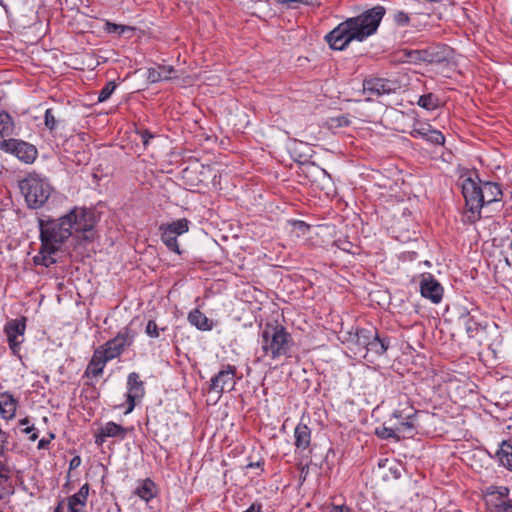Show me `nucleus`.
I'll use <instances>...</instances> for the list:
<instances>
[{"mask_svg": "<svg viewBox=\"0 0 512 512\" xmlns=\"http://www.w3.org/2000/svg\"><path fill=\"white\" fill-rule=\"evenodd\" d=\"M394 19L395 21L398 23V24H401V25H404V24H407L408 21H409V17L406 13L404 12H397L395 15H394Z\"/></svg>", "mask_w": 512, "mask_h": 512, "instance_id": "obj_44", "label": "nucleus"}, {"mask_svg": "<svg viewBox=\"0 0 512 512\" xmlns=\"http://www.w3.org/2000/svg\"><path fill=\"white\" fill-rule=\"evenodd\" d=\"M154 484L151 480L147 479L143 482L142 486L138 488L137 494L143 500L149 501L154 497L153 492Z\"/></svg>", "mask_w": 512, "mask_h": 512, "instance_id": "obj_33", "label": "nucleus"}, {"mask_svg": "<svg viewBox=\"0 0 512 512\" xmlns=\"http://www.w3.org/2000/svg\"><path fill=\"white\" fill-rule=\"evenodd\" d=\"M502 191L500 186L496 183L485 182L481 184V197L483 206L501 200Z\"/></svg>", "mask_w": 512, "mask_h": 512, "instance_id": "obj_19", "label": "nucleus"}, {"mask_svg": "<svg viewBox=\"0 0 512 512\" xmlns=\"http://www.w3.org/2000/svg\"><path fill=\"white\" fill-rule=\"evenodd\" d=\"M461 322L465 327V331L468 337L473 338L478 335V333L483 329V325L477 319V316L472 313L463 314L460 317Z\"/></svg>", "mask_w": 512, "mask_h": 512, "instance_id": "obj_23", "label": "nucleus"}, {"mask_svg": "<svg viewBox=\"0 0 512 512\" xmlns=\"http://www.w3.org/2000/svg\"><path fill=\"white\" fill-rule=\"evenodd\" d=\"M262 506L259 503H253L250 507L243 512H261Z\"/></svg>", "mask_w": 512, "mask_h": 512, "instance_id": "obj_48", "label": "nucleus"}, {"mask_svg": "<svg viewBox=\"0 0 512 512\" xmlns=\"http://www.w3.org/2000/svg\"><path fill=\"white\" fill-rule=\"evenodd\" d=\"M431 129L432 128L430 125H422L418 128H414L411 132V135L413 137H420L426 140Z\"/></svg>", "mask_w": 512, "mask_h": 512, "instance_id": "obj_42", "label": "nucleus"}, {"mask_svg": "<svg viewBox=\"0 0 512 512\" xmlns=\"http://www.w3.org/2000/svg\"><path fill=\"white\" fill-rule=\"evenodd\" d=\"M369 339H372V329H356L355 333H349L347 342L349 348L354 351L355 354L365 352L367 345H369Z\"/></svg>", "mask_w": 512, "mask_h": 512, "instance_id": "obj_16", "label": "nucleus"}, {"mask_svg": "<svg viewBox=\"0 0 512 512\" xmlns=\"http://www.w3.org/2000/svg\"><path fill=\"white\" fill-rule=\"evenodd\" d=\"M14 122L11 116L6 112L0 113V136H10L13 134Z\"/></svg>", "mask_w": 512, "mask_h": 512, "instance_id": "obj_29", "label": "nucleus"}, {"mask_svg": "<svg viewBox=\"0 0 512 512\" xmlns=\"http://www.w3.org/2000/svg\"><path fill=\"white\" fill-rule=\"evenodd\" d=\"M189 224L190 222L187 219L182 218L171 223L162 225L165 226L168 230H170L173 233V235H176L178 237L188 232Z\"/></svg>", "mask_w": 512, "mask_h": 512, "instance_id": "obj_28", "label": "nucleus"}, {"mask_svg": "<svg viewBox=\"0 0 512 512\" xmlns=\"http://www.w3.org/2000/svg\"><path fill=\"white\" fill-rule=\"evenodd\" d=\"M0 148L5 152L14 154L19 160L31 164L37 157V149L32 144L17 140L7 139L0 142Z\"/></svg>", "mask_w": 512, "mask_h": 512, "instance_id": "obj_8", "label": "nucleus"}, {"mask_svg": "<svg viewBox=\"0 0 512 512\" xmlns=\"http://www.w3.org/2000/svg\"><path fill=\"white\" fill-rule=\"evenodd\" d=\"M509 494L510 489L506 486L491 485L486 488V496L491 497L493 500L495 498V501L508 498Z\"/></svg>", "mask_w": 512, "mask_h": 512, "instance_id": "obj_30", "label": "nucleus"}, {"mask_svg": "<svg viewBox=\"0 0 512 512\" xmlns=\"http://www.w3.org/2000/svg\"><path fill=\"white\" fill-rule=\"evenodd\" d=\"M49 440H46V439H41L38 443V448L39 449H42V448H45L48 444H49Z\"/></svg>", "mask_w": 512, "mask_h": 512, "instance_id": "obj_49", "label": "nucleus"}, {"mask_svg": "<svg viewBox=\"0 0 512 512\" xmlns=\"http://www.w3.org/2000/svg\"><path fill=\"white\" fill-rule=\"evenodd\" d=\"M0 492L3 493V495L0 496V499H4L6 496L10 494V485H9V478L7 475L3 474L0 471Z\"/></svg>", "mask_w": 512, "mask_h": 512, "instance_id": "obj_41", "label": "nucleus"}, {"mask_svg": "<svg viewBox=\"0 0 512 512\" xmlns=\"http://www.w3.org/2000/svg\"><path fill=\"white\" fill-rule=\"evenodd\" d=\"M235 375V366H224L214 377H212L210 391H214L219 395L224 391H231L235 386Z\"/></svg>", "mask_w": 512, "mask_h": 512, "instance_id": "obj_11", "label": "nucleus"}, {"mask_svg": "<svg viewBox=\"0 0 512 512\" xmlns=\"http://www.w3.org/2000/svg\"><path fill=\"white\" fill-rule=\"evenodd\" d=\"M108 361L95 349L93 356L86 368L85 375L98 377L102 375L105 365Z\"/></svg>", "mask_w": 512, "mask_h": 512, "instance_id": "obj_21", "label": "nucleus"}, {"mask_svg": "<svg viewBox=\"0 0 512 512\" xmlns=\"http://www.w3.org/2000/svg\"><path fill=\"white\" fill-rule=\"evenodd\" d=\"M54 512H63V511H62V506H61V504H59V505L55 508Z\"/></svg>", "mask_w": 512, "mask_h": 512, "instance_id": "obj_54", "label": "nucleus"}, {"mask_svg": "<svg viewBox=\"0 0 512 512\" xmlns=\"http://www.w3.org/2000/svg\"><path fill=\"white\" fill-rule=\"evenodd\" d=\"M71 226V234L90 232L95 225V217L92 210L83 207H74L66 214Z\"/></svg>", "mask_w": 512, "mask_h": 512, "instance_id": "obj_7", "label": "nucleus"}, {"mask_svg": "<svg viewBox=\"0 0 512 512\" xmlns=\"http://www.w3.org/2000/svg\"><path fill=\"white\" fill-rule=\"evenodd\" d=\"M81 464V458L79 456H75L70 461V469H76Z\"/></svg>", "mask_w": 512, "mask_h": 512, "instance_id": "obj_46", "label": "nucleus"}, {"mask_svg": "<svg viewBox=\"0 0 512 512\" xmlns=\"http://www.w3.org/2000/svg\"><path fill=\"white\" fill-rule=\"evenodd\" d=\"M44 121H45V126L50 131H52L56 128L57 119H56L53 109L49 108L45 111Z\"/></svg>", "mask_w": 512, "mask_h": 512, "instance_id": "obj_39", "label": "nucleus"}, {"mask_svg": "<svg viewBox=\"0 0 512 512\" xmlns=\"http://www.w3.org/2000/svg\"><path fill=\"white\" fill-rule=\"evenodd\" d=\"M114 28L115 29H120L121 32H124V30L126 29H130L129 27H126V26H120V25H114Z\"/></svg>", "mask_w": 512, "mask_h": 512, "instance_id": "obj_52", "label": "nucleus"}, {"mask_svg": "<svg viewBox=\"0 0 512 512\" xmlns=\"http://www.w3.org/2000/svg\"><path fill=\"white\" fill-rule=\"evenodd\" d=\"M385 15V8L375 6L362 14L346 19L325 36L333 50H344L352 41L362 42L375 34Z\"/></svg>", "mask_w": 512, "mask_h": 512, "instance_id": "obj_1", "label": "nucleus"}, {"mask_svg": "<svg viewBox=\"0 0 512 512\" xmlns=\"http://www.w3.org/2000/svg\"><path fill=\"white\" fill-rule=\"evenodd\" d=\"M34 430V427H26L23 431L26 433V434H29L31 433L32 431Z\"/></svg>", "mask_w": 512, "mask_h": 512, "instance_id": "obj_53", "label": "nucleus"}, {"mask_svg": "<svg viewBox=\"0 0 512 512\" xmlns=\"http://www.w3.org/2000/svg\"><path fill=\"white\" fill-rule=\"evenodd\" d=\"M426 141L435 145H443L445 142V137L440 131L431 129Z\"/></svg>", "mask_w": 512, "mask_h": 512, "instance_id": "obj_40", "label": "nucleus"}, {"mask_svg": "<svg viewBox=\"0 0 512 512\" xmlns=\"http://www.w3.org/2000/svg\"><path fill=\"white\" fill-rule=\"evenodd\" d=\"M3 495V493L0 492V496Z\"/></svg>", "mask_w": 512, "mask_h": 512, "instance_id": "obj_58", "label": "nucleus"}, {"mask_svg": "<svg viewBox=\"0 0 512 512\" xmlns=\"http://www.w3.org/2000/svg\"><path fill=\"white\" fill-rule=\"evenodd\" d=\"M17 408V401L9 394L0 395V414L5 419L14 417Z\"/></svg>", "mask_w": 512, "mask_h": 512, "instance_id": "obj_25", "label": "nucleus"}, {"mask_svg": "<svg viewBox=\"0 0 512 512\" xmlns=\"http://www.w3.org/2000/svg\"><path fill=\"white\" fill-rule=\"evenodd\" d=\"M89 494L88 484H84L77 493L68 498L69 512H82Z\"/></svg>", "mask_w": 512, "mask_h": 512, "instance_id": "obj_20", "label": "nucleus"}, {"mask_svg": "<svg viewBox=\"0 0 512 512\" xmlns=\"http://www.w3.org/2000/svg\"><path fill=\"white\" fill-rule=\"evenodd\" d=\"M25 329V318L10 320L4 327L9 347L14 354L19 351L20 345L24 341Z\"/></svg>", "mask_w": 512, "mask_h": 512, "instance_id": "obj_12", "label": "nucleus"}, {"mask_svg": "<svg viewBox=\"0 0 512 512\" xmlns=\"http://www.w3.org/2000/svg\"><path fill=\"white\" fill-rule=\"evenodd\" d=\"M394 419H402L403 423H394L397 434L400 437H413L417 425V411L412 407L395 410L393 413Z\"/></svg>", "mask_w": 512, "mask_h": 512, "instance_id": "obj_9", "label": "nucleus"}, {"mask_svg": "<svg viewBox=\"0 0 512 512\" xmlns=\"http://www.w3.org/2000/svg\"><path fill=\"white\" fill-rule=\"evenodd\" d=\"M127 386H128V392H127L128 407H127V410L125 411V414L132 412V410L135 407L136 400L142 398L145 393L144 384L140 380V377L136 372H132L128 375Z\"/></svg>", "mask_w": 512, "mask_h": 512, "instance_id": "obj_13", "label": "nucleus"}, {"mask_svg": "<svg viewBox=\"0 0 512 512\" xmlns=\"http://www.w3.org/2000/svg\"><path fill=\"white\" fill-rule=\"evenodd\" d=\"M397 422L396 423H403V420L402 419H396Z\"/></svg>", "mask_w": 512, "mask_h": 512, "instance_id": "obj_57", "label": "nucleus"}, {"mask_svg": "<svg viewBox=\"0 0 512 512\" xmlns=\"http://www.w3.org/2000/svg\"><path fill=\"white\" fill-rule=\"evenodd\" d=\"M55 252H48L44 249L43 242H41V248L39 251V255L35 257V261L37 264L44 265L46 267H49L50 265L54 264L56 260L53 258V254Z\"/></svg>", "mask_w": 512, "mask_h": 512, "instance_id": "obj_32", "label": "nucleus"}, {"mask_svg": "<svg viewBox=\"0 0 512 512\" xmlns=\"http://www.w3.org/2000/svg\"><path fill=\"white\" fill-rule=\"evenodd\" d=\"M134 339L135 332L131 328L125 327L113 339L96 349L109 362L119 357L127 347L131 346Z\"/></svg>", "mask_w": 512, "mask_h": 512, "instance_id": "obj_5", "label": "nucleus"}, {"mask_svg": "<svg viewBox=\"0 0 512 512\" xmlns=\"http://www.w3.org/2000/svg\"><path fill=\"white\" fill-rule=\"evenodd\" d=\"M398 88L399 84L396 81L384 78H370L363 82V92L368 95V99L393 93Z\"/></svg>", "mask_w": 512, "mask_h": 512, "instance_id": "obj_10", "label": "nucleus"}, {"mask_svg": "<svg viewBox=\"0 0 512 512\" xmlns=\"http://www.w3.org/2000/svg\"><path fill=\"white\" fill-rule=\"evenodd\" d=\"M175 69L173 66L159 65L151 67L147 71V79L151 83H157L164 80H170L175 77Z\"/></svg>", "mask_w": 512, "mask_h": 512, "instance_id": "obj_18", "label": "nucleus"}, {"mask_svg": "<svg viewBox=\"0 0 512 512\" xmlns=\"http://www.w3.org/2000/svg\"><path fill=\"white\" fill-rule=\"evenodd\" d=\"M159 229L161 231V240L166 245V247L170 251L181 254V250L177 242V236L173 235V233L163 225H161Z\"/></svg>", "mask_w": 512, "mask_h": 512, "instance_id": "obj_27", "label": "nucleus"}, {"mask_svg": "<svg viewBox=\"0 0 512 512\" xmlns=\"http://www.w3.org/2000/svg\"><path fill=\"white\" fill-rule=\"evenodd\" d=\"M141 138H142L143 144H144V145H147V144H148V141H149L151 138H153V135H152L150 132H148L147 130H145V131H143V132L141 133Z\"/></svg>", "mask_w": 512, "mask_h": 512, "instance_id": "obj_47", "label": "nucleus"}, {"mask_svg": "<svg viewBox=\"0 0 512 512\" xmlns=\"http://www.w3.org/2000/svg\"><path fill=\"white\" fill-rule=\"evenodd\" d=\"M490 502L492 503L495 511L497 512H512V500H498L494 501L493 499H490Z\"/></svg>", "mask_w": 512, "mask_h": 512, "instance_id": "obj_37", "label": "nucleus"}, {"mask_svg": "<svg viewBox=\"0 0 512 512\" xmlns=\"http://www.w3.org/2000/svg\"><path fill=\"white\" fill-rule=\"evenodd\" d=\"M69 223L66 215L58 219L40 220V239L46 251L57 252L60 245L72 235Z\"/></svg>", "mask_w": 512, "mask_h": 512, "instance_id": "obj_4", "label": "nucleus"}, {"mask_svg": "<svg viewBox=\"0 0 512 512\" xmlns=\"http://www.w3.org/2000/svg\"><path fill=\"white\" fill-rule=\"evenodd\" d=\"M294 226L297 230H299L302 234H305L308 230H309V225H307L305 222L303 221H296L294 223Z\"/></svg>", "mask_w": 512, "mask_h": 512, "instance_id": "obj_45", "label": "nucleus"}, {"mask_svg": "<svg viewBox=\"0 0 512 512\" xmlns=\"http://www.w3.org/2000/svg\"><path fill=\"white\" fill-rule=\"evenodd\" d=\"M28 422H29V421H28V419H27V418H24V419H22V420L20 421V424H21V425H26V424H28Z\"/></svg>", "mask_w": 512, "mask_h": 512, "instance_id": "obj_55", "label": "nucleus"}, {"mask_svg": "<svg viewBox=\"0 0 512 512\" xmlns=\"http://www.w3.org/2000/svg\"><path fill=\"white\" fill-rule=\"evenodd\" d=\"M295 446L298 450H306L311 441V431L305 424H298L294 430Z\"/></svg>", "mask_w": 512, "mask_h": 512, "instance_id": "obj_22", "label": "nucleus"}, {"mask_svg": "<svg viewBox=\"0 0 512 512\" xmlns=\"http://www.w3.org/2000/svg\"><path fill=\"white\" fill-rule=\"evenodd\" d=\"M19 187L28 207L32 209L42 207L53 192L48 179L36 173H31L21 180Z\"/></svg>", "mask_w": 512, "mask_h": 512, "instance_id": "obj_3", "label": "nucleus"}, {"mask_svg": "<svg viewBox=\"0 0 512 512\" xmlns=\"http://www.w3.org/2000/svg\"><path fill=\"white\" fill-rule=\"evenodd\" d=\"M258 342L262 354L257 357V361L265 357L272 360L289 357L293 346L291 334L280 324L267 323L260 333Z\"/></svg>", "mask_w": 512, "mask_h": 512, "instance_id": "obj_2", "label": "nucleus"}, {"mask_svg": "<svg viewBox=\"0 0 512 512\" xmlns=\"http://www.w3.org/2000/svg\"><path fill=\"white\" fill-rule=\"evenodd\" d=\"M462 194L464 196L466 207L471 212L472 221L480 218V209L483 207L481 197V185L475 180L467 178L462 183Z\"/></svg>", "mask_w": 512, "mask_h": 512, "instance_id": "obj_6", "label": "nucleus"}, {"mask_svg": "<svg viewBox=\"0 0 512 512\" xmlns=\"http://www.w3.org/2000/svg\"><path fill=\"white\" fill-rule=\"evenodd\" d=\"M117 84L115 81H109L99 92L98 101L105 102L109 99L112 93L115 91Z\"/></svg>", "mask_w": 512, "mask_h": 512, "instance_id": "obj_35", "label": "nucleus"}, {"mask_svg": "<svg viewBox=\"0 0 512 512\" xmlns=\"http://www.w3.org/2000/svg\"><path fill=\"white\" fill-rule=\"evenodd\" d=\"M37 437H38V436H37V434H36V433H33V434L30 436V439H31L32 441H35V440L37 439Z\"/></svg>", "mask_w": 512, "mask_h": 512, "instance_id": "obj_56", "label": "nucleus"}, {"mask_svg": "<svg viewBox=\"0 0 512 512\" xmlns=\"http://www.w3.org/2000/svg\"><path fill=\"white\" fill-rule=\"evenodd\" d=\"M188 321L191 325L195 326L199 330L208 331L212 329V325L209 319L198 309H195L189 313Z\"/></svg>", "mask_w": 512, "mask_h": 512, "instance_id": "obj_26", "label": "nucleus"}, {"mask_svg": "<svg viewBox=\"0 0 512 512\" xmlns=\"http://www.w3.org/2000/svg\"><path fill=\"white\" fill-rule=\"evenodd\" d=\"M167 327H159L154 320H149L145 327V333L150 338H159L160 332H165Z\"/></svg>", "mask_w": 512, "mask_h": 512, "instance_id": "obj_34", "label": "nucleus"}, {"mask_svg": "<svg viewBox=\"0 0 512 512\" xmlns=\"http://www.w3.org/2000/svg\"><path fill=\"white\" fill-rule=\"evenodd\" d=\"M311 168L318 170L324 177H329L327 172L324 169H320L319 167L315 165H311Z\"/></svg>", "mask_w": 512, "mask_h": 512, "instance_id": "obj_50", "label": "nucleus"}, {"mask_svg": "<svg viewBox=\"0 0 512 512\" xmlns=\"http://www.w3.org/2000/svg\"><path fill=\"white\" fill-rule=\"evenodd\" d=\"M430 54L427 51L414 50L408 53V57L411 62L417 61H431L429 58Z\"/></svg>", "mask_w": 512, "mask_h": 512, "instance_id": "obj_38", "label": "nucleus"}, {"mask_svg": "<svg viewBox=\"0 0 512 512\" xmlns=\"http://www.w3.org/2000/svg\"><path fill=\"white\" fill-rule=\"evenodd\" d=\"M417 103L426 110H434L439 106L438 98L432 93L420 96Z\"/></svg>", "mask_w": 512, "mask_h": 512, "instance_id": "obj_31", "label": "nucleus"}, {"mask_svg": "<svg viewBox=\"0 0 512 512\" xmlns=\"http://www.w3.org/2000/svg\"><path fill=\"white\" fill-rule=\"evenodd\" d=\"M127 429L115 422H107L96 435L95 442L98 445H102L108 437H118L123 439L126 436Z\"/></svg>", "mask_w": 512, "mask_h": 512, "instance_id": "obj_17", "label": "nucleus"}, {"mask_svg": "<svg viewBox=\"0 0 512 512\" xmlns=\"http://www.w3.org/2000/svg\"><path fill=\"white\" fill-rule=\"evenodd\" d=\"M389 340L387 338H380L375 329H372V339H369V345L363 354V357L369 363H373L375 358L383 356L389 348Z\"/></svg>", "mask_w": 512, "mask_h": 512, "instance_id": "obj_14", "label": "nucleus"}, {"mask_svg": "<svg viewBox=\"0 0 512 512\" xmlns=\"http://www.w3.org/2000/svg\"><path fill=\"white\" fill-rule=\"evenodd\" d=\"M496 458L500 465L507 470L512 471V445L508 441H502L499 449L496 451Z\"/></svg>", "mask_w": 512, "mask_h": 512, "instance_id": "obj_24", "label": "nucleus"}, {"mask_svg": "<svg viewBox=\"0 0 512 512\" xmlns=\"http://www.w3.org/2000/svg\"><path fill=\"white\" fill-rule=\"evenodd\" d=\"M261 465V462L260 461H257V462H250L249 464H247V468H254V467H260Z\"/></svg>", "mask_w": 512, "mask_h": 512, "instance_id": "obj_51", "label": "nucleus"}, {"mask_svg": "<svg viewBox=\"0 0 512 512\" xmlns=\"http://www.w3.org/2000/svg\"><path fill=\"white\" fill-rule=\"evenodd\" d=\"M376 434L378 435V437H380L382 439H388V438L399 439L395 424H393L389 427H382V428L376 429Z\"/></svg>", "mask_w": 512, "mask_h": 512, "instance_id": "obj_36", "label": "nucleus"}, {"mask_svg": "<svg viewBox=\"0 0 512 512\" xmlns=\"http://www.w3.org/2000/svg\"><path fill=\"white\" fill-rule=\"evenodd\" d=\"M326 512H351V508L347 505H335L331 504L326 507Z\"/></svg>", "mask_w": 512, "mask_h": 512, "instance_id": "obj_43", "label": "nucleus"}, {"mask_svg": "<svg viewBox=\"0 0 512 512\" xmlns=\"http://www.w3.org/2000/svg\"><path fill=\"white\" fill-rule=\"evenodd\" d=\"M420 290L422 296L430 299L433 303H439L442 299L443 288L430 274L422 278Z\"/></svg>", "mask_w": 512, "mask_h": 512, "instance_id": "obj_15", "label": "nucleus"}]
</instances>
